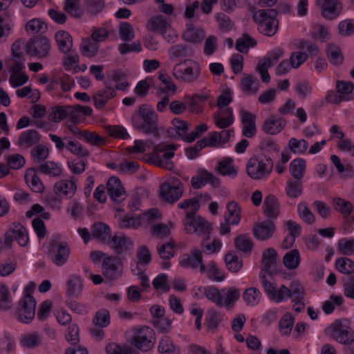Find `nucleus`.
<instances>
[{
  "mask_svg": "<svg viewBox=\"0 0 354 354\" xmlns=\"http://www.w3.org/2000/svg\"><path fill=\"white\" fill-rule=\"evenodd\" d=\"M174 145H158L154 146L153 151L149 154L148 162L171 170L174 168V163L171 159L174 156V151L176 149Z\"/></svg>",
  "mask_w": 354,
  "mask_h": 354,
  "instance_id": "3",
  "label": "nucleus"
},
{
  "mask_svg": "<svg viewBox=\"0 0 354 354\" xmlns=\"http://www.w3.org/2000/svg\"><path fill=\"white\" fill-rule=\"evenodd\" d=\"M66 148L72 153L81 157L89 156V151L77 140H70L66 144Z\"/></svg>",
  "mask_w": 354,
  "mask_h": 354,
  "instance_id": "60",
  "label": "nucleus"
},
{
  "mask_svg": "<svg viewBox=\"0 0 354 354\" xmlns=\"http://www.w3.org/2000/svg\"><path fill=\"white\" fill-rule=\"evenodd\" d=\"M55 39L59 50L64 54L71 51L73 48V39L66 31L59 30L55 33Z\"/></svg>",
  "mask_w": 354,
  "mask_h": 354,
  "instance_id": "32",
  "label": "nucleus"
},
{
  "mask_svg": "<svg viewBox=\"0 0 354 354\" xmlns=\"http://www.w3.org/2000/svg\"><path fill=\"white\" fill-rule=\"evenodd\" d=\"M108 245L118 254H122L133 247L132 242L124 235L113 236L109 240Z\"/></svg>",
  "mask_w": 354,
  "mask_h": 354,
  "instance_id": "30",
  "label": "nucleus"
},
{
  "mask_svg": "<svg viewBox=\"0 0 354 354\" xmlns=\"http://www.w3.org/2000/svg\"><path fill=\"white\" fill-rule=\"evenodd\" d=\"M276 227L272 221L261 222L254 227V235L260 241H266L272 236Z\"/></svg>",
  "mask_w": 354,
  "mask_h": 354,
  "instance_id": "22",
  "label": "nucleus"
},
{
  "mask_svg": "<svg viewBox=\"0 0 354 354\" xmlns=\"http://www.w3.org/2000/svg\"><path fill=\"white\" fill-rule=\"evenodd\" d=\"M241 220V209L237 203L230 201L227 204V213L225 214V221L227 224L237 225Z\"/></svg>",
  "mask_w": 354,
  "mask_h": 354,
  "instance_id": "36",
  "label": "nucleus"
},
{
  "mask_svg": "<svg viewBox=\"0 0 354 354\" xmlns=\"http://www.w3.org/2000/svg\"><path fill=\"white\" fill-rule=\"evenodd\" d=\"M180 265L183 268H191L193 270L199 268L201 274H204L206 271L201 251L196 248L192 250L189 254H183L180 260Z\"/></svg>",
  "mask_w": 354,
  "mask_h": 354,
  "instance_id": "14",
  "label": "nucleus"
},
{
  "mask_svg": "<svg viewBox=\"0 0 354 354\" xmlns=\"http://www.w3.org/2000/svg\"><path fill=\"white\" fill-rule=\"evenodd\" d=\"M91 236L100 242H106L111 238V229L104 223H95L91 227Z\"/></svg>",
  "mask_w": 354,
  "mask_h": 354,
  "instance_id": "33",
  "label": "nucleus"
},
{
  "mask_svg": "<svg viewBox=\"0 0 354 354\" xmlns=\"http://www.w3.org/2000/svg\"><path fill=\"white\" fill-rule=\"evenodd\" d=\"M209 99L207 95H194L187 104L188 109L191 112L199 113L202 112L201 104Z\"/></svg>",
  "mask_w": 354,
  "mask_h": 354,
  "instance_id": "59",
  "label": "nucleus"
},
{
  "mask_svg": "<svg viewBox=\"0 0 354 354\" xmlns=\"http://www.w3.org/2000/svg\"><path fill=\"white\" fill-rule=\"evenodd\" d=\"M263 213L270 220L277 218L280 214V205L277 198L272 194L266 196L263 204Z\"/></svg>",
  "mask_w": 354,
  "mask_h": 354,
  "instance_id": "19",
  "label": "nucleus"
},
{
  "mask_svg": "<svg viewBox=\"0 0 354 354\" xmlns=\"http://www.w3.org/2000/svg\"><path fill=\"white\" fill-rule=\"evenodd\" d=\"M343 303L344 298L342 295H331L329 299L323 303L322 310L328 315L333 312L335 306H340Z\"/></svg>",
  "mask_w": 354,
  "mask_h": 354,
  "instance_id": "54",
  "label": "nucleus"
},
{
  "mask_svg": "<svg viewBox=\"0 0 354 354\" xmlns=\"http://www.w3.org/2000/svg\"><path fill=\"white\" fill-rule=\"evenodd\" d=\"M83 288L82 279L77 275H71L67 281L66 294L69 297L77 298Z\"/></svg>",
  "mask_w": 354,
  "mask_h": 354,
  "instance_id": "35",
  "label": "nucleus"
},
{
  "mask_svg": "<svg viewBox=\"0 0 354 354\" xmlns=\"http://www.w3.org/2000/svg\"><path fill=\"white\" fill-rule=\"evenodd\" d=\"M41 342V335L38 332L24 333L20 337V344L24 348H33L38 346Z\"/></svg>",
  "mask_w": 354,
  "mask_h": 354,
  "instance_id": "41",
  "label": "nucleus"
},
{
  "mask_svg": "<svg viewBox=\"0 0 354 354\" xmlns=\"http://www.w3.org/2000/svg\"><path fill=\"white\" fill-rule=\"evenodd\" d=\"M200 73L199 64L193 60H185L176 64L173 68V75L176 79L188 83L196 81Z\"/></svg>",
  "mask_w": 354,
  "mask_h": 354,
  "instance_id": "6",
  "label": "nucleus"
},
{
  "mask_svg": "<svg viewBox=\"0 0 354 354\" xmlns=\"http://www.w3.org/2000/svg\"><path fill=\"white\" fill-rule=\"evenodd\" d=\"M205 273H206L207 278L213 281L221 282L225 279L222 270L218 268L214 261L209 262Z\"/></svg>",
  "mask_w": 354,
  "mask_h": 354,
  "instance_id": "50",
  "label": "nucleus"
},
{
  "mask_svg": "<svg viewBox=\"0 0 354 354\" xmlns=\"http://www.w3.org/2000/svg\"><path fill=\"white\" fill-rule=\"evenodd\" d=\"M79 0H66L64 10L73 17H82L84 12L79 7Z\"/></svg>",
  "mask_w": 354,
  "mask_h": 354,
  "instance_id": "62",
  "label": "nucleus"
},
{
  "mask_svg": "<svg viewBox=\"0 0 354 354\" xmlns=\"http://www.w3.org/2000/svg\"><path fill=\"white\" fill-rule=\"evenodd\" d=\"M71 250L68 244L65 242H60L51 254V261L57 266H62L67 262Z\"/></svg>",
  "mask_w": 354,
  "mask_h": 354,
  "instance_id": "25",
  "label": "nucleus"
},
{
  "mask_svg": "<svg viewBox=\"0 0 354 354\" xmlns=\"http://www.w3.org/2000/svg\"><path fill=\"white\" fill-rule=\"evenodd\" d=\"M153 330L148 326L138 328L133 337V344L142 351H148L153 346Z\"/></svg>",
  "mask_w": 354,
  "mask_h": 354,
  "instance_id": "13",
  "label": "nucleus"
},
{
  "mask_svg": "<svg viewBox=\"0 0 354 354\" xmlns=\"http://www.w3.org/2000/svg\"><path fill=\"white\" fill-rule=\"evenodd\" d=\"M169 24L162 15H156L151 17L147 22L146 28L148 30L161 34L169 26Z\"/></svg>",
  "mask_w": 354,
  "mask_h": 354,
  "instance_id": "39",
  "label": "nucleus"
},
{
  "mask_svg": "<svg viewBox=\"0 0 354 354\" xmlns=\"http://www.w3.org/2000/svg\"><path fill=\"white\" fill-rule=\"evenodd\" d=\"M235 248L244 253L250 252L253 244L249 235L248 234H240L237 236L234 239Z\"/></svg>",
  "mask_w": 354,
  "mask_h": 354,
  "instance_id": "47",
  "label": "nucleus"
},
{
  "mask_svg": "<svg viewBox=\"0 0 354 354\" xmlns=\"http://www.w3.org/2000/svg\"><path fill=\"white\" fill-rule=\"evenodd\" d=\"M243 299L248 305L253 306L257 305L260 302L261 293L257 288H248L243 292Z\"/></svg>",
  "mask_w": 354,
  "mask_h": 354,
  "instance_id": "45",
  "label": "nucleus"
},
{
  "mask_svg": "<svg viewBox=\"0 0 354 354\" xmlns=\"http://www.w3.org/2000/svg\"><path fill=\"white\" fill-rule=\"evenodd\" d=\"M158 350L160 354H179V349L168 336H165L159 341Z\"/></svg>",
  "mask_w": 354,
  "mask_h": 354,
  "instance_id": "43",
  "label": "nucleus"
},
{
  "mask_svg": "<svg viewBox=\"0 0 354 354\" xmlns=\"http://www.w3.org/2000/svg\"><path fill=\"white\" fill-rule=\"evenodd\" d=\"M306 161L302 158H296L293 160L289 166V170L291 175L296 180H301L305 173Z\"/></svg>",
  "mask_w": 354,
  "mask_h": 354,
  "instance_id": "44",
  "label": "nucleus"
},
{
  "mask_svg": "<svg viewBox=\"0 0 354 354\" xmlns=\"http://www.w3.org/2000/svg\"><path fill=\"white\" fill-rule=\"evenodd\" d=\"M221 321L222 315L218 311L214 309H209L207 311L206 322L209 330H215Z\"/></svg>",
  "mask_w": 354,
  "mask_h": 354,
  "instance_id": "56",
  "label": "nucleus"
},
{
  "mask_svg": "<svg viewBox=\"0 0 354 354\" xmlns=\"http://www.w3.org/2000/svg\"><path fill=\"white\" fill-rule=\"evenodd\" d=\"M156 95V97L160 98V100L157 103L156 109L159 112H164L166 109V107L168 105L169 106L170 97L172 95L169 93H166L165 87L161 86H157Z\"/></svg>",
  "mask_w": 354,
  "mask_h": 354,
  "instance_id": "52",
  "label": "nucleus"
},
{
  "mask_svg": "<svg viewBox=\"0 0 354 354\" xmlns=\"http://www.w3.org/2000/svg\"><path fill=\"white\" fill-rule=\"evenodd\" d=\"M286 194L290 198H297L303 192V185L300 180H288L285 189Z\"/></svg>",
  "mask_w": 354,
  "mask_h": 354,
  "instance_id": "49",
  "label": "nucleus"
},
{
  "mask_svg": "<svg viewBox=\"0 0 354 354\" xmlns=\"http://www.w3.org/2000/svg\"><path fill=\"white\" fill-rule=\"evenodd\" d=\"M335 268L342 274H351L354 272V261L347 257H341L336 260Z\"/></svg>",
  "mask_w": 354,
  "mask_h": 354,
  "instance_id": "55",
  "label": "nucleus"
},
{
  "mask_svg": "<svg viewBox=\"0 0 354 354\" xmlns=\"http://www.w3.org/2000/svg\"><path fill=\"white\" fill-rule=\"evenodd\" d=\"M277 15L275 9H261L253 14V19L258 24V30L261 34L268 37L275 35L279 25Z\"/></svg>",
  "mask_w": 354,
  "mask_h": 354,
  "instance_id": "2",
  "label": "nucleus"
},
{
  "mask_svg": "<svg viewBox=\"0 0 354 354\" xmlns=\"http://www.w3.org/2000/svg\"><path fill=\"white\" fill-rule=\"evenodd\" d=\"M197 212H186L183 220L185 230L187 233H196L198 235H208L212 227L204 218L196 214Z\"/></svg>",
  "mask_w": 354,
  "mask_h": 354,
  "instance_id": "7",
  "label": "nucleus"
},
{
  "mask_svg": "<svg viewBox=\"0 0 354 354\" xmlns=\"http://www.w3.org/2000/svg\"><path fill=\"white\" fill-rule=\"evenodd\" d=\"M242 90L248 95L255 94L259 89L257 79L252 75H246L241 80Z\"/></svg>",
  "mask_w": 354,
  "mask_h": 354,
  "instance_id": "51",
  "label": "nucleus"
},
{
  "mask_svg": "<svg viewBox=\"0 0 354 354\" xmlns=\"http://www.w3.org/2000/svg\"><path fill=\"white\" fill-rule=\"evenodd\" d=\"M321 7L322 16L328 20L338 17L342 12L343 6L340 0H316Z\"/></svg>",
  "mask_w": 354,
  "mask_h": 354,
  "instance_id": "15",
  "label": "nucleus"
},
{
  "mask_svg": "<svg viewBox=\"0 0 354 354\" xmlns=\"http://www.w3.org/2000/svg\"><path fill=\"white\" fill-rule=\"evenodd\" d=\"M274 163L270 156L266 154L259 158H250L246 166L247 174L253 179L268 177L272 172Z\"/></svg>",
  "mask_w": 354,
  "mask_h": 354,
  "instance_id": "4",
  "label": "nucleus"
},
{
  "mask_svg": "<svg viewBox=\"0 0 354 354\" xmlns=\"http://www.w3.org/2000/svg\"><path fill=\"white\" fill-rule=\"evenodd\" d=\"M240 115L243 125V136L248 138H252L257 133L255 115L244 109L240 111Z\"/></svg>",
  "mask_w": 354,
  "mask_h": 354,
  "instance_id": "18",
  "label": "nucleus"
},
{
  "mask_svg": "<svg viewBox=\"0 0 354 354\" xmlns=\"http://www.w3.org/2000/svg\"><path fill=\"white\" fill-rule=\"evenodd\" d=\"M49 111L48 120L55 123L66 118H69L74 123V119L77 117L73 105L55 106L51 107Z\"/></svg>",
  "mask_w": 354,
  "mask_h": 354,
  "instance_id": "16",
  "label": "nucleus"
},
{
  "mask_svg": "<svg viewBox=\"0 0 354 354\" xmlns=\"http://www.w3.org/2000/svg\"><path fill=\"white\" fill-rule=\"evenodd\" d=\"M106 189L110 198L116 203H121L127 197L126 192L118 177H111L106 184Z\"/></svg>",
  "mask_w": 354,
  "mask_h": 354,
  "instance_id": "17",
  "label": "nucleus"
},
{
  "mask_svg": "<svg viewBox=\"0 0 354 354\" xmlns=\"http://www.w3.org/2000/svg\"><path fill=\"white\" fill-rule=\"evenodd\" d=\"M38 169L40 172L52 177H58L62 173L61 167L53 161H46L41 164Z\"/></svg>",
  "mask_w": 354,
  "mask_h": 354,
  "instance_id": "48",
  "label": "nucleus"
},
{
  "mask_svg": "<svg viewBox=\"0 0 354 354\" xmlns=\"http://www.w3.org/2000/svg\"><path fill=\"white\" fill-rule=\"evenodd\" d=\"M300 261V254L297 249H293L286 252L283 258V265L289 270L297 268Z\"/></svg>",
  "mask_w": 354,
  "mask_h": 354,
  "instance_id": "42",
  "label": "nucleus"
},
{
  "mask_svg": "<svg viewBox=\"0 0 354 354\" xmlns=\"http://www.w3.org/2000/svg\"><path fill=\"white\" fill-rule=\"evenodd\" d=\"M338 252L344 255H352L354 254V238H342L337 243Z\"/></svg>",
  "mask_w": 354,
  "mask_h": 354,
  "instance_id": "63",
  "label": "nucleus"
},
{
  "mask_svg": "<svg viewBox=\"0 0 354 354\" xmlns=\"http://www.w3.org/2000/svg\"><path fill=\"white\" fill-rule=\"evenodd\" d=\"M158 115L149 104L139 106L131 117V123L136 130L154 136L158 135Z\"/></svg>",
  "mask_w": 354,
  "mask_h": 354,
  "instance_id": "1",
  "label": "nucleus"
},
{
  "mask_svg": "<svg viewBox=\"0 0 354 354\" xmlns=\"http://www.w3.org/2000/svg\"><path fill=\"white\" fill-rule=\"evenodd\" d=\"M211 200V196L207 193L203 195H199L197 197L191 198L189 199L183 200V201L178 204V207L180 209L189 212H198L200 208V204L202 201L205 202Z\"/></svg>",
  "mask_w": 354,
  "mask_h": 354,
  "instance_id": "27",
  "label": "nucleus"
},
{
  "mask_svg": "<svg viewBox=\"0 0 354 354\" xmlns=\"http://www.w3.org/2000/svg\"><path fill=\"white\" fill-rule=\"evenodd\" d=\"M36 301L28 294L25 295L18 304L16 318L21 322L29 323L35 315Z\"/></svg>",
  "mask_w": 354,
  "mask_h": 354,
  "instance_id": "8",
  "label": "nucleus"
},
{
  "mask_svg": "<svg viewBox=\"0 0 354 354\" xmlns=\"http://www.w3.org/2000/svg\"><path fill=\"white\" fill-rule=\"evenodd\" d=\"M257 41L248 34H243L241 37L236 39V49L242 53H247L250 47H254Z\"/></svg>",
  "mask_w": 354,
  "mask_h": 354,
  "instance_id": "53",
  "label": "nucleus"
},
{
  "mask_svg": "<svg viewBox=\"0 0 354 354\" xmlns=\"http://www.w3.org/2000/svg\"><path fill=\"white\" fill-rule=\"evenodd\" d=\"M119 35L124 41H130L135 37V33L131 24L122 21L119 26Z\"/></svg>",
  "mask_w": 354,
  "mask_h": 354,
  "instance_id": "64",
  "label": "nucleus"
},
{
  "mask_svg": "<svg viewBox=\"0 0 354 354\" xmlns=\"http://www.w3.org/2000/svg\"><path fill=\"white\" fill-rule=\"evenodd\" d=\"M102 270L104 276L110 280L118 278L122 274L119 261L113 257H108L103 260Z\"/></svg>",
  "mask_w": 354,
  "mask_h": 354,
  "instance_id": "20",
  "label": "nucleus"
},
{
  "mask_svg": "<svg viewBox=\"0 0 354 354\" xmlns=\"http://www.w3.org/2000/svg\"><path fill=\"white\" fill-rule=\"evenodd\" d=\"M205 37V32L202 29L196 28L192 24H187V29L183 33L185 41L192 43H201Z\"/></svg>",
  "mask_w": 354,
  "mask_h": 354,
  "instance_id": "40",
  "label": "nucleus"
},
{
  "mask_svg": "<svg viewBox=\"0 0 354 354\" xmlns=\"http://www.w3.org/2000/svg\"><path fill=\"white\" fill-rule=\"evenodd\" d=\"M326 333L336 342L350 344L354 341V331L349 326L347 319H337L326 328Z\"/></svg>",
  "mask_w": 354,
  "mask_h": 354,
  "instance_id": "5",
  "label": "nucleus"
},
{
  "mask_svg": "<svg viewBox=\"0 0 354 354\" xmlns=\"http://www.w3.org/2000/svg\"><path fill=\"white\" fill-rule=\"evenodd\" d=\"M213 119L216 126L220 129H225L234 122L233 111L232 108L227 107L225 110L214 113Z\"/></svg>",
  "mask_w": 354,
  "mask_h": 354,
  "instance_id": "28",
  "label": "nucleus"
},
{
  "mask_svg": "<svg viewBox=\"0 0 354 354\" xmlns=\"http://www.w3.org/2000/svg\"><path fill=\"white\" fill-rule=\"evenodd\" d=\"M14 240L21 247L26 246L29 241L27 230L20 223H12L4 234L5 246L10 247Z\"/></svg>",
  "mask_w": 354,
  "mask_h": 354,
  "instance_id": "9",
  "label": "nucleus"
},
{
  "mask_svg": "<svg viewBox=\"0 0 354 354\" xmlns=\"http://www.w3.org/2000/svg\"><path fill=\"white\" fill-rule=\"evenodd\" d=\"M174 243L172 241L158 244L156 247L160 257L165 260L170 259L174 256Z\"/></svg>",
  "mask_w": 354,
  "mask_h": 354,
  "instance_id": "58",
  "label": "nucleus"
},
{
  "mask_svg": "<svg viewBox=\"0 0 354 354\" xmlns=\"http://www.w3.org/2000/svg\"><path fill=\"white\" fill-rule=\"evenodd\" d=\"M227 268L232 272H238L242 268V261L232 252H229L225 256Z\"/></svg>",
  "mask_w": 354,
  "mask_h": 354,
  "instance_id": "57",
  "label": "nucleus"
},
{
  "mask_svg": "<svg viewBox=\"0 0 354 354\" xmlns=\"http://www.w3.org/2000/svg\"><path fill=\"white\" fill-rule=\"evenodd\" d=\"M277 253L274 249L272 248L266 249L262 254L261 263L263 268L260 272L268 274V277H272L274 274L281 272L282 268L277 262Z\"/></svg>",
  "mask_w": 354,
  "mask_h": 354,
  "instance_id": "11",
  "label": "nucleus"
},
{
  "mask_svg": "<svg viewBox=\"0 0 354 354\" xmlns=\"http://www.w3.org/2000/svg\"><path fill=\"white\" fill-rule=\"evenodd\" d=\"M202 293L208 300L211 301L217 307H222L223 304V294L222 289L220 290L218 288L214 286H201L198 290Z\"/></svg>",
  "mask_w": 354,
  "mask_h": 354,
  "instance_id": "29",
  "label": "nucleus"
},
{
  "mask_svg": "<svg viewBox=\"0 0 354 354\" xmlns=\"http://www.w3.org/2000/svg\"><path fill=\"white\" fill-rule=\"evenodd\" d=\"M271 66L272 63L266 57L261 59L257 65L256 70L259 73L262 82L265 83H268L270 80V76L268 70Z\"/></svg>",
  "mask_w": 354,
  "mask_h": 354,
  "instance_id": "61",
  "label": "nucleus"
},
{
  "mask_svg": "<svg viewBox=\"0 0 354 354\" xmlns=\"http://www.w3.org/2000/svg\"><path fill=\"white\" fill-rule=\"evenodd\" d=\"M209 234L203 235L204 239L201 243V248L203 252L207 254H211L220 250L222 243L220 240L214 239L212 242H207L209 239Z\"/></svg>",
  "mask_w": 354,
  "mask_h": 354,
  "instance_id": "46",
  "label": "nucleus"
},
{
  "mask_svg": "<svg viewBox=\"0 0 354 354\" xmlns=\"http://www.w3.org/2000/svg\"><path fill=\"white\" fill-rule=\"evenodd\" d=\"M27 53L43 58L46 57L50 50L49 40L46 37H37L30 39L26 44Z\"/></svg>",
  "mask_w": 354,
  "mask_h": 354,
  "instance_id": "12",
  "label": "nucleus"
},
{
  "mask_svg": "<svg viewBox=\"0 0 354 354\" xmlns=\"http://www.w3.org/2000/svg\"><path fill=\"white\" fill-rule=\"evenodd\" d=\"M286 120L281 118L271 116L266 119L263 125V130L269 135L279 133L285 127Z\"/></svg>",
  "mask_w": 354,
  "mask_h": 354,
  "instance_id": "31",
  "label": "nucleus"
},
{
  "mask_svg": "<svg viewBox=\"0 0 354 354\" xmlns=\"http://www.w3.org/2000/svg\"><path fill=\"white\" fill-rule=\"evenodd\" d=\"M223 306L229 309L234 306L235 302L239 300L241 296L239 289L231 287L230 288H223Z\"/></svg>",
  "mask_w": 354,
  "mask_h": 354,
  "instance_id": "38",
  "label": "nucleus"
},
{
  "mask_svg": "<svg viewBox=\"0 0 354 354\" xmlns=\"http://www.w3.org/2000/svg\"><path fill=\"white\" fill-rule=\"evenodd\" d=\"M183 186L181 180L175 176L169 178L161 187L162 198L169 203H174L182 196Z\"/></svg>",
  "mask_w": 354,
  "mask_h": 354,
  "instance_id": "10",
  "label": "nucleus"
},
{
  "mask_svg": "<svg viewBox=\"0 0 354 354\" xmlns=\"http://www.w3.org/2000/svg\"><path fill=\"white\" fill-rule=\"evenodd\" d=\"M104 84L106 86L99 90L93 97L94 105L97 109H103L106 103L116 95L115 89L109 86L106 82H104Z\"/></svg>",
  "mask_w": 354,
  "mask_h": 354,
  "instance_id": "21",
  "label": "nucleus"
},
{
  "mask_svg": "<svg viewBox=\"0 0 354 354\" xmlns=\"http://www.w3.org/2000/svg\"><path fill=\"white\" fill-rule=\"evenodd\" d=\"M77 189L76 183L73 179H63L57 181L54 185L55 193L59 196L71 198Z\"/></svg>",
  "mask_w": 354,
  "mask_h": 354,
  "instance_id": "23",
  "label": "nucleus"
},
{
  "mask_svg": "<svg viewBox=\"0 0 354 354\" xmlns=\"http://www.w3.org/2000/svg\"><path fill=\"white\" fill-rule=\"evenodd\" d=\"M25 180L33 192L41 193L44 190V186L39 176L37 175V172L35 169L30 168L26 171Z\"/></svg>",
  "mask_w": 354,
  "mask_h": 354,
  "instance_id": "37",
  "label": "nucleus"
},
{
  "mask_svg": "<svg viewBox=\"0 0 354 354\" xmlns=\"http://www.w3.org/2000/svg\"><path fill=\"white\" fill-rule=\"evenodd\" d=\"M40 134L34 129L23 131L17 140V145L22 149H28L40 140Z\"/></svg>",
  "mask_w": 354,
  "mask_h": 354,
  "instance_id": "24",
  "label": "nucleus"
},
{
  "mask_svg": "<svg viewBox=\"0 0 354 354\" xmlns=\"http://www.w3.org/2000/svg\"><path fill=\"white\" fill-rule=\"evenodd\" d=\"M216 171L223 176L234 178L237 174V168L233 164L231 158H224L221 160L216 166Z\"/></svg>",
  "mask_w": 354,
  "mask_h": 354,
  "instance_id": "34",
  "label": "nucleus"
},
{
  "mask_svg": "<svg viewBox=\"0 0 354 354\" xmlns=\"http://www.w3.org/2000/svg\"><path fill=\"white\" fill-rule=\"evenodd\" d=\"M233 130L224 129L221 132H212L206 138L207 145L209 147H219L228 142Z\"/></svg>",
  "mask_w": 354,
  "mask_h": 354,
  "instance_id": "26",
  "label": "nucleus"
}]
</instances>
